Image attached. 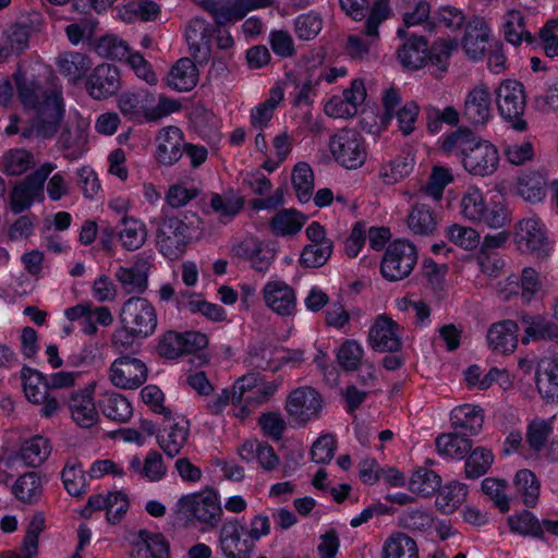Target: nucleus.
I'll use <instances>...</instances> for the list:
<instances>
[{"instance_id":"1","label":"nucleus","mask_w":558,"mask_h":558,"mask_svg":"<svg viewBox=\"0 0 558 558\" xmlns=\"http://www.w3.org/2000/svg\"><path fill=\"white\" fill-rule=\"evenodd\" d=\"M36 74L48 75L49 70L41 63H36L31 71L20 68L14 80L22 104L35 111L32 128L24 131L23 136L36 135L46 138L57 132L64 113V104L61 90L54 86L51 90H44L35 80Z\"/></svg>"},{"instance_id":"2","label":"nucleus","mask_w":558,"mask_h":558,"mask_svg":"<svg viewBox=\"0 0 558 558\" xmlns=\"http://www.w3.org/2000/svg\"><path fill=\"white\" fill-rule=\"evenodd\" d=\"M442 150L460 158L463 169L474 177L493 175L500 162L499 150L492 142L466 130H457L442 137Z\"/></svg>"},{"instance_id":"3","label":"nucleus","mask_w":558,"mask_h":558,"mask_svg":"<svg viewBox=\"0 0 558 558\" xmlns=\"http://www.w3.org/2000/svg\"><path fill=\"white\" fill-rule=\"evenodd\" d=\"M120 327L111 337L112 345L118 349H129L136 341L154 335L158 318L155 306L145 298L128 299L119 313Z\"/></svg>"},{"instance_id":"4","label":"nucleus","mask_w":558,"mask_h":558,"mask_svg":"<svg viewBox=\"0 0 558 558\" xmlns=\"http://www.w3.org/2000/svg\"><path fill=\"white\" fill-rule=\"evenodd\" d=\"M174 513L186 526L197 527L204 533L210 532L221 522V496L209 486L184 494L177 500Z\"/></svg>"},{"instance_id":"5","label":"nucleus","mask_w":558,"mask_h":558,"mask_svg":"<svg viewBox=\"0 0 558 558\" xmlns=\"http://www.w3.org/2000/svg\"><path fill=\"white\" fill-rule=\"evenodd\" d=\"M461 216L475 223H484L493 229H500L510 221V214L506 205L500 201H487L484 192L470 185L460 199Z\"/></svg>"},{"instance_id":"6","label":"nucleus","mask_w":558,"mask_h":558,"mask_svg":"<svg viewBox=\"0 0 558 558\" xmlns=\"http://www.w3.org/2000/svg\"><path fill=\"white\" fill-rule=\"evenodd\" d=\"M328 148L332 159L348 170L363 167L368 155L364 137L350 129L340 130L331 135Z\"/></svg>"},{"instance_id":"7","label":"nucleus","mask_w":558,"mask_h":558,"mask_svg":"<svg viewBox=\"0 0 558 558\" xmlns=\"http://www.w3.org/2000/svg\"><path fill=\"white\" fill-rule=\"evenodd\" d=\"M495 102L502 120L510 123L512 129L522 132L526 122L522 118L525 110V90L522 83L507 78L495 89Z\"/></svg>"},{"instance_id":"8","label":"nucleus","mask_w":558,"mask_h":558,"mask_svg":"<svg viewBox=\"0 0 558 558\" xmlns=\"http://www.w3.org/2000/svg\"><path fill=\"white\" fill-rule=\"evenodd\" d=\"M545 291L546 278L531 266L523 267L520 276L511 275L497 286L500 299L508 301L519 295L526 304L542 298Z\"/></svg>"},{"instance_id":"9","label":"nucleus","mask_w":558,"mask_h":558,"mask_svg":"<svg viewBox=\"0 0 558 558\" xmlns=\"http://www.w3.org/2000/svg\"><path fill=\"white\" fill-rule=\"evenodd\" d=\"M417 263V250L408 240H395L387 246L380 272L389 281H399L410 276Z\"/></svg>"},{"instance_id":"10","label":"nucleus","mask_w":558,"mask_h":558,"mask_svg":"<svg viewBox=\"0 0 558 558\" xmlns=\"http://www.w3.org/2000/svg\"><path fill=\"white\" fill-rule=\"evenodd\" d=\"M513 242L520 252L530 253L536 257L547 256L551 250L545 223L536 215L524 217L518 221Z\"/></svg>"},{"instance_id":"11","label":"nucleus","mask_w":558,"mask_h":558,"mask_svg":"<svg viewBox=\"0 0 558 558\" xmlns=\"http://www.w3.org/2000/svg\"><path fill=\"white\" fill-rule=\"evenodd\" d=\"M54 169V163L46 162L26 179L16 183L10 192V209L14 214H20L28 209L34 203L43 202L45 181Z\"/></svg>"},{"instance_id":"12","label":"nucleus","mask_w":558,"mask_h":558,"mask_svg":"<svg viewBox=\"0 0 558 558\" xmlns=\"http://www.w3.org/2000/svg\"><path fill=\"white\" fill-rule=\"evenodd\" d=\"M367 97L363 78H354L341 95L331 96L324 104V112L333 119L353 118L363 106Z\"/></svg>"},{"instance_id":"13","label":"nucleus","mask_w":558,"mask_h":558,"mask_svg":"<svg viewBox=\"0 0 558 558\" xmlns=\"http://www.w3.org/2000/svg\"><path fill=\"white\" fill-rule=\"evenodd\" d=\"M21 379L26 399L34 404L41 405V415L50 417L58 412L59 402L54 397L50 396L49 384L43 373L24 366L21 369Z\"/></svg>"},{"instance_id":"14","label":"nucleus","mask_w":558,"mask_h":558,"mask_svg":"<svg viewBox=\"0 0 558 558\" xmlns=\"http://www.w3.org/2000/svg\"><path fill=\"white\" fill-rule=\"evenodd\" d=\"M191 241L190 229L178 218H166L157 230V247L168 259L179 258Z\"/></svg>"},{"instance_id":"15","label":"nucleus","mask_w":558,"mask_h":558,"mask_svg":"<svg viewBox=\"0 0 558 558\" xmlns=\"http://www.w3.org/2000/svg\"><path fill=\"white\" fill-rule=\"evenodd\" d=\"M218 548L225 558H251L254 550L245 526L235 519L228 520L220 526Z\"/></svg>"},{"instance_id":"16","label":"nucleus","mask_w":558,"mask_h":558,"mask_svg":"<svg viewBox=\"0 0 558 558\" xmlns=\"http://www.w3.org/2000/svg\"><path fill=\"white\" fill-rule=\"evenodd\" d=\"M108 376L114 387L134 390L147 380L148 368L142 360L125 355L111 363Z\"/></svg>"},{"instance_id":"17","label":"nucleus","mask_w":558,"mask_h":558,"mask_svg":"<svg viewBox=\"0 0 558 558\" xmlns=\"http://www.w3.org/2000/svg\"><path fill=\"white\" fill-rule=\"evenodd\" d=\"M99 387L93 380L72 392L69 400V410L72 421L81 428H90L99 421V412L95 402L96 390Z\"/></svg>"},{"instance_id":"18","label":"nucleus","mask_w":558,"mask_h":558,"mask_svg":"<svg viewBox=\"0 0 558 558\" xmlns=\"http://www.w3.org/2000/svg\"><path fill=\"white\" fill-rule=\"evenodd\" d=\"M323 408L320 395L312 387H300L291 391L287 399L286 410L298 423H306L319 416Z\"/></svg>"},{"instance_id":"19","label":"nucleus","mask_w":558,"mask_h":558,"mask_svg":"<svg viewBox=\"0 0 558 558\" xmlns=\"http://www.w3.org/2000/svg\"><path fill=\"white\" fill-rule=\"evenodd\" d=\"M129 506V497L124 492H107L90 496L81 514L89 518L94 511H106L108 523L116 524L126 514Z\"/></svg>"},{"instance_id":"20","label":"nucleus","mask_w":558,"mask_h":558,"mask_svg":"<svg viewBox=\"0 0 558 558\" xmlns=\"http://www.w3.org/2000/svg\"><path fill=\"white\" fill-rule=\"evenodd\" d=\"M492 38V26L482 16H473L466 24L461 47L465 56L473 60H481Z\"/></svg>"},{"instance_id":"21","label":"nucleus","mask_w":558,"mask_h":558,"mask_svg":"<svg viewBox=\"0 0 558 558\" xmlns=\"http://www.w3.org/2000/svg\"><path fill=\"white\" fill-rule=\"evenodd\" d=\"M120 88V72L114 65L108 63L97 65L86 81L88 95L97 100L116 95Z\"/></svg>"},{"instance_id":"22","label":"nucleus","mask_w":558,"mask_h":558,"mask_svg":"<svg viewBox=\"0 0 558 558\" xmlns=\"http://www.w3.org/2000/svg\"><path fill=\"white\" fill-rule=\"evenodd\" d=\"M368 342L376 351H397L401 345L399 325L386 314L378 315L369 328Z\"/></svg>"},{"instance_id":"23","label":"nucleus","mask_w":558,"mask_h":558,"mask_svg":"<svg viewBox=\"0 0 558 558\" xmlns=\"http://www.w3.org/2000/svg\"><path fill=\"white\" fill-rule=\"evenodd\" d=\"M266 306L280 316H291L295 313L296 295L293 288L280 279L267 281L263 288Z\"/></svg>"},{"instance_id":"24","label":"nucleus","mask_w":558,"mask_h":558,"mask_svg":"<svg viewBox=\"0 0 558 558\" xmlns=\"http://www.w3.org/2000/svg\"><path fill=\"white\" fill-rule=\"evenodd\" d=\"M463 114L472 124H486L490 120L492 95L486 84H476L466 93Z\"/></svg>"},{"instance_id":"25","label":"nucleus","mask_w":558,"mask_h":558,"mask_svg":"<svg viewBox=\"0 0 558 558\" xmlns=\"http://www.w3.org/2000/svg\"><path fill=\"white\" fill-rule=\"evenodd\" d=\"M233 254L246 260L256 271H267L275 260L276 251L265 241L248 238L232 248Z\"/></svg>"},{"instance_id":"26","label":"nucleus","mask_w":558,"mask_h":558,"mask_svg":"<svg viewBox=\"0 0 558 558\" xmlns=\"http://www.w3.org/2000/svg\"><path fill=\"white\" fill-rule=\"evenodd\" d=\"M271 0H233L221 1L211 5V13L217 24L233 23L242 20L250 11L269 7Z\"/></svg>"},{"instance_id":"27","label":"nucleus","mask_w":558,"mask_h":558,"mask_svg":"<svg viewBox=\"0 0 558 558\" xmlns=\"http://www.w3.org/2000/svg\"><path fill=\"white\" fill-rule=\"evenodd\" d=\"M190 434V423L183 417H177L163 426L157 437L161 450L169 457H177L185 446Z\"/></svg>"},{"instance_id":"28","label":"nucleus","mask_w":558,"mask_h":558,"mask_svg":"<svg viewBox=\"0 0 558 558\" xmlns=\"http://www.w3.org/2000/svg\"><path fill=\"white\" fill-rule=\"evenodd\" d=\"M183 135L177 126L162 128L156 136V159L159 163L171 166L182 156Z\"/></svg>"},{"instance_id":"29","label":"nucleus","mask_w":558,"mask_h":558,"mask_svg":"<svg viewBox=\"0 0 558 558\" xmlns=\"http://www.w3.org/2000/svg\"><path fill=\"white\" fill-rule=\"evenodd\" d=\"M149 265L144 258H137L132 265L120 266L114 277L129 294H142L148 287Z\"/></svg>"},{"instance_id":"30","label":"nucleus","mask_w":558,"mask_h":558,"mask_svg":"<svg viewBox=\"0 0 558 558\" xmlns=\"http://www.w3.org/2000/svg\"><path fill=\"white\" fill-rule=\"evenodd\" d=\"M487 343L495 353H512L518 345L517 323L507 319L493 324L487 331Z\"/></svg>"},{"instance_id":"31","label":"nucleus","mask_w":558,"mask_h":558,"mask_svg":"<svg viewBox=\"0 0 558 558\" xmlns=\"http://www.w3.org/2000/svg\"><path fill=\"white\" fill-rule=\"evenodd\" d=\"M284 98V90L280 83H276L269 90L268 98L253 107L250 111V124L256 131H265L271 125L275 112Z\"/></svg>"},{"instance_id":"32","label":"nucleus","mask_w":558,"mask_h":558,"mask_svg":"<svg viewBox=\"0 0 558 558\" xmlns=\"http://www.w3.org/2000/svg\"><path fill=\"white\" fill-rule=\"evenodd\" d=\"M130 558H170V546L163 535L140 531Z\"/></svg>"},{"instance_id":"33","label":"nucleus","mask_w":558,"mask_h":558,"mask_svg":"<svg viewBox=\"0 0 558 558\" xmlns=\"http://www.w3.org/2000/svg\"><path fill=\"white\" fill-rule=\"evenodd\" d=\"M128 462L130 471L148 482H159L167 475L163 458L156 450L148 451L143 461L140 456H131Z\"/></svg>"},{"instance_id":"34","label":"nucleus","mask_w":558,"mask_h":558,"mask_svg":"<svg viewBox=\"0 0 558 558\" xmlns=\"http://www.w3.org/2000/svg\"><path fill=\"white\" fill-rule=\"evenodd\" d=\"M240 458L246 462H257L265 471L275 470L279 458L271 446L257 439L245 440L239 448Z\"/></svg>"},{"instance_id":"35","label":"nucleus","mask_w":558,"mask_h":558,"mask_svg":"<svg viewBox=\"0 0 558 558\" xmlns=\"http://www.w3.org/2000/svg\"><path fill=\"white\" fill-rule=\"evenodd\" d=\"M536 387L547 401H558V360L543 357L537 365Z\"/></svg>"},{"instance_id":"36","label":"nucleus","mask_w":558,"mask_h":558,"mask_svg":"<svg viewBox=\"0 0 558 558\" xmlns=\"http://www.w3.org/2000/svg\"><path fill=\"white\" fill-rule=\"evenodd\" d=\"M438 226L436 214L423 201H417L409 210L407 227L414 235H432Z\"/></svg>"},{"instance_id":"37","label":"nucleus","mask_w":558,"mask_h":558,"mask_svg":"<svg viewBox=\"0 0 558 558\" xmlns=\"http://www.w3.org/2000/svg\"><path fill=\"white\" fill-rule=\"evenodd\" d=\"M381 558H420L416 541L404 532H392L383 542Z\"/></svg>"},{"instance_id":"38","label":"nucleus","mask_w":558,"mask_h":558,"mask_svg":"<svg viewBox=\"0 0 558 558\" xmlns=\"http://www.w3.org/2000/svg\"><path fill=\"white\" fill-rule=\"evenodd\" d=\"M450 421L452 427L463 435H475L482 429L484 412L478 405H458L451 411Z\"/></svg>"},{"instance_id":"39","label":"nucleus","mask_w":558,"mask_h":558,"mask_svg":"<svg viewBox=\"0 0 558 558\" xmlns=\"http://www.w3.org/2000/svg\"><path fill=\"white\" fill-rule=\"evenodd\" d=\"M524 326L523 344L536 340H554L558 343V325L539 315L525 314L521 317Z\"/></svg>"},{"instance_id":"40","label":"nucleus","mask_w":558,"mask_h":558,"mask_svg":"<svg viewBox=\"0 0 558 558\" xmlns=\"http://www.w3.org/2000/svg\"><path fill=\"white\" fill-rule=\"evenodd\" d=\"M89 121L78 118L74 130H66L62 133L59 143L65 150V157L72 160L81 158L87 150V137Z\"/></svg>"},{"instance_id":"41","label":"nucleus","mask_w":558,"mask_h":558,"mask_svg":"<svg viewBox=\"0 0 558 558\" xmlns=\"http://www.w3.org/2000/svg\"><path fill=\"white\" fill-rule=\"evenodd\" d=\"M181 105L178 100L162 95L156 96L147 90L144 94V107L141 111V122H156L174 112Z\"/></svg>"},{"instance_id":"42","label":"nucleus","mask_w":558,"mask_h":558,"mask_svg":"<svg viewBox=\"0 0 558 558\" xmlns=\"http://www.w3.org/2000/svg\"><path fill=\"white\" fill-rule=\"evenodd\" d=\"M210 25L203 19H193L185 31V38L195 57L207 59L210 52Z\"/></svg>"},{"instance_id":"43","label":"nucleus","mask_w":558,"mask_h":558,"mask_svg":"<svg viewBox=\"0 0 558 558\" xmlns=\"http://www.w3.org/2000/svg\"><path fill=\"white\" fill-rule=\"evenodd\" d=\"M500 29L505 39L513 46L532 40V35L525 25L524 14L520 9L511 8L505 12Z\"/></svg>"},{"instance_id":"44","label":"nucleus","mask_w":558,"mask_h":558,"mask_svg":"<svg viewBox=\"0 0 558 558\" xmlns=\"http://www.w3.org/2000/svg\"><path fill=\"white\" fill-rule=\"evenodd\" d=\"M117 233L121 245L128 251L138 250L147 238L145 223L134 217H123L117 226Z\"/></svg>"},{"instance_id":"45","label":"nucleus","mask_w":558,"mask_h":558,"mask_svg":"<svg viewBox=\"0 0 558 558\" xmlns=\"http://www.w3.org/2000/svg\"><path fill=\"white\" fill-rule=\"evenodd\" d=\"M198 82V71L194 62L187 58H182L172 66L167 77V84L178 92H187L196 86Z\"/></svg>"},{"instance_id":"46","label":"nucleus","mask_w":558,"mask_h":558,"mask_svg":"<svg viewBox=\"0 0 558 558\" xmlns=\"http://www.w3.org/2000/svg\"><path fill=\"white\" fill-rule=\"evenodd\" d=\"M303 359L301 351L289 352L286 350L270 351L269 349H263L260 356L258 353H250L248 364L256 368L278 371L282 364L290 362H299Z\"/></svg>"},{"instance_id":"47","label":"nucleus","mask_w":558,"mask_h":558,"mask_svg":"<svg viewBox=\"0 0 558 558\" xmlns=\"http://www.w3.org/2000/svg\"><path fill=\"white\" fill-rule=\"evenodd\" d=\"M118 17L125 23L153 21L160 9L153 0H130L118 8Z\"/></svg>"},{"instance_id":"48","label":"nucleus","mask_w":558,"mask_h":558,"mask_svg":"<svg viewBox=\"0 0 558 558\" xmlns=\"http://www.w3.org/2000/svg\"><path fill=\"white\" fill-rule=\"evenodd\" d=\"M306 219L295 209H281L271 218L269 226L276 236L290 238L301 231Z\"/></svg>"},{"instance_id":"49","label":"nucleus","mask_w":558,"mask_h":558,"mask_svg":"<svg viewBox=\"0 0 558 558\" xmlns=\"http://www.w3.org/2000/svg\"><path fill=\"white\" fill-rule=\"evenodd\" d=\"M60 73L73 84H77L92 68L90 59L81 52H65L57 61Z\"/></svg>"},{"instance_id":"50","label":"nucleus","mask_w":558,"mask_h":558,"mask_svg":"<svg viewBox=\"0 0 558 558\" xmlns=\"http://www.w3.org/2000/svg\"><path fill=\"white\" fill-rule=\"evenodd\" d=\"M29 32L26 26L14 25L3 32L0 37V63L10 56L17 54L28 47Z\"/></svg>"},{"instance_id":"51","label":"nucleus","mask_w":558,"mask_h":558,"mask_svg":"<svg viewBox=\"0 0 558 558\" xmlns=\"http://www.w3.org/2000/svg\"><path fill=\"white\" fill-rule=\"evenodd\" d=\"M51 453L49 440L43 436H34L25 440L17 453L24 465L36 468L43 464Z\"/></svg>"},{"instance_id":"52","label":"nucleus","mask_w":558,"mask_h":558,"mask_svg":"<svg viewBox=\"0 0 558 558\" xmlns=\"http://www.w3.org/2000/svg\"><path fill=\"white\" fill-rule=\"evenodd\" d=\"M414 156L408 151L385 162L379 169V178L385 184H396L408 177L414 169Z\"/></svg>"},{"instance_id":"53","label":"nucleus","mask_w":558,"mask_h":558,"mask_svg":"<svg viewBox=\"0 0 558 558\" xmlns=\"http://www.w3.org/2000/svg\"><path fill=\"white\" fill-rule=\"evenodd\" d=\"M398 59L408 69H421L428 59L427 41L422 37L409 39L398 51Z\"/></svg>"},{"instance_id":"54","label":"nucleus","mask_w":558,"mask_h":558,"mask_svg":"<svg viewBox=\"0 0 558 558\" xmlns=\"http://www.w3.org/2000/svg\"><path fill=\"white\" fill-rule=\"evenodd\" d=\"M466 496V485L451 481L439 488L436 506L442 513H452L465 501Z\"/></svg>"},{"instance_id":"55","label":"nucleus","mask_w":558,"mask_h":558,"mask_svg":"<svg viewBox=\"0 0 558 558\" xmlns=\"http://www.w3.org/2000/svg\"><path fill=\"white\" fill-rule=\"evenodd\" d=\"M546 179L538 172L525 173L518 180L517 193L529 203L542 202L546 196Z\"/></svg>"},{"instance_id":"56","label":"nucleus","mask_w":558,"mask_h":558,"mask_svg":"<svg viewBox=\"0 0 558 558\" xmlns=\"http://www.w3.org/2000/svg\"><path fill=\"white\" fill-rule=\"evenodd\" d=\"M441 477L433 470L416 469L408 481V488L412 494L428 497L440 488Z\"/></svg>"},{"instance_id":"57","label":"nucleus","mask_w":558,"mask_h":558,"mask_svg":"<svg viewBox=\"0 0 558 558\" xmlns=\"http://www.w3.org/2000/svg\"><path fill=\"white\" fill-rule=\"evenodd\" d=\"M11 490L17 500L26 504L34 502L43 493L41 477L35 472H27L15 480Z\"/></svg>"},{"instance_id":"58","label":"nucleus","mask_w":558,"mask_h":558,"mask_svg":"<svg viewBox=\"0 0 558 558\" xmlns=\"http://www.w3.org/2000/svg\"><path fill=\"white\" fill-rule=\"evenodd\" d=\"M34 163V157L31 151L23 148H14L3 154L0 169L7 175H21L33 168Z\"/></svg>"},{"instance_id":"59","label":"nucleus","mask_w":558,"mask_h":558,"mask_svg":"<svg viewBox=\"0 0 558 558\" xmlns=\"http://www.w3.org/2000/svg\"><path fill=\"white\" fill-rule=\"evenodd\" d=\"M470 448V440L457 434H442L436 439L437 452L445 459L461 460Z\"/></svg>"},{"instance_id":"60","label":"nucleus","mask_w":558,"mask_h":558,"mask_svg":"<svg viewBox=\"0 0 558 558\" xmlns=\"http://www.w3.org/2000/svg\"><path fill=\"white\" fill-rule=\"evenodd\" d=\"M517 494L527 507H534L537 504L541 484L536 475L530 470H520L513 481Z\"/></svg>"},{"instance_id":"61","label":"nucleus","mask_w":558,"mask_h":558,"mask_svg":"<svg viewBox=\"0 0 558 558\" xmlns=\"http://www.w3.org/2000/svg\"><path fill=\"white\" fill-rule=\"evenodd\" d=\"M292 184L295 190L298 199L305 204L313 195L314 173L306 162H298L292 171Z\"/></svg>"},{"instance_id":"62","label":"nucleus","mask_w":558,"mask_h":558,"mask_svg":"<svg viewBox=\"0 0 558 558\" xmlns=\"http://www.w3.org/2000/svg\"><path fill=\"white\" fill-rule=\"evenodd\" d=\"M427 129L430 133L437 134L441 130L442 123L456 126L460 122V113L453 106H447L439 109L435 106L426 108Z\"/></svg>"},{"instance_id":"63","label":"nucleus","mask_w":558,"mask_h":558,"mask_svg":"<svg viewBox=\"0 0 558 558\" xmlns=\"http://www.w3.org/2000/svg\"><path fill=\"white\" fill-rule=\"evenodd\" d=\"M104 413L110 420L128 422L133 415V407L128 398L118 392L107 395Z\"/></svg>"},{"instance_id":"64","label":"nucleus","mask_w":558,"mask_h":558,"mask_svg":"<svg viewBox=\"0 0 558 558\" xmlns=\"http://www.w3.org/2000/svg\"><path fill=\"white\" fill-rule=\"evenodd\" d=\"M333 250L332 241H323V243L306 244L300 256V263L304 267H320L330 258Z\"/></svg>"}]
</instances>
